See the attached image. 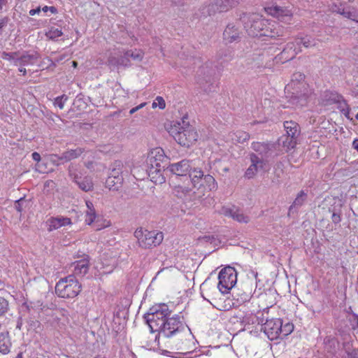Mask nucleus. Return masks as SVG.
I'll use <instances>...</instances> for the list:
<instances>
[{
	"instance_id": "obj_1",
	"label": "nucleus",
	"mask_w": 358,
	"mask_h": 358,
	"mask_svg": "<svg viewBox=\"0 0 358 358\" xmlns=\"http://www.w3.org/2000/svg\"><path fill=\"white\" fill-rule=\"evenodd\" d=\"M191 336L178 315L166 319L161 331L155 336L153 343L150 344L164 354L170 353L171 350H188L187 344Z\"/></svg>"
},
{
	"instance_id": "obj_2",
	"label": "nucleus",
	"mask_w": 358,
	"mask_h": 358,
	"mask_svg": "<svg viewBox=\"0 0 358 358\" xmlns=\"http://www.w3.org/2000/svg\"><path fill=\"white\" fill-rule=\"evenodd\" d=\"M242 20L248 34L250 36L275 38L282 34L275 22H271L259 14L252 13L244 15Z\"/></svg>"
},
{
	"instance_id": "obj_3",
	"label": "nucleus",
	"mask_w": 358,
	"mask_h": 358,
	"mask_svg": "<svg viewBox=\"0 0 358 358\" xmlns=\"http://www.w3.org/2000/svg\"><path fill=\"white\" fill-rule=\"evenodd\" d=\"M285 92L290 101L296 106H304L311 91L305 80V76L301 73L293 75V78L285 87Z\"/></svg>"
},
{
	"instance_id": "obj_4",
	"label": "nucleus",
	"mask_w": 358,
	"mask_h": 358,
	"mask_svg": "<svg viewBox=\"0 0 358 358\" xmlns=\"http://www.w3.org/2000/svg\"><path fill=\"white\" fill-rule=\"evenodd\" d=\"M169 132L178 144L185 147L194 144L199 137L196 130L187 121L185 117L171 125Z\"/></svg>"
},
{
	"instance_id": "obj_5",
	"label": "nucleus",
	"mask_w": 358,
	"mask_h": 358,
	"mask_svg": "<svg viewBox=\"0 0 358 358\" xmlns=\"http://www.w3.org/2000/svg\"><path fill=\"white\" fill-rule=\"evenodd\" d=\"M170 313L168 305L165 303L155 304L150 308L144 317L152 333L161 331Z\"/></svg>"
},
{
	"instance_id": "obj_6",
	"label": "nucleus",
	"mask_w": 358,
	"mask_h": 358,
	"mask_svg": "<svg viewBox=\"0 0 358 358\" xmlns=\"http://www.w3.org/2000/svg\"><path fill=\"white\" fill-rule=\"evenodd\" d=\"M82 291V285L74 275L61 278L55 285V294L62 299L76 298Z\"/></svg>"
},
{
	"instance_id": "obj_7",
	"label": "nucleus",
	"mask_w": 358,
	"mask_h": 358,
	"mask_svg": "<svg viewBox=\"0 0 358 358\" xmlns=\"http://www.w3.org/2000/svg\"><path fill=\"white\" fill-rule=\"evenodd\" d=\"M262 330L269 340L274 341L289 335L294 331V324L290 322L283 324L281 319L271 318L266 320Z\"/></svg>"
},
{
	"instance_id": "obj_8",
	"label": "nucleus",
	"mask_w": 358,
	"mask_h": 358,
	"mask_svg": "<svg viewBox=\"0 0 358 358\" xmlns=\"http://www.w3.org/2000/svg\"><path fill=\"white\" fill-rule=\"evenodd\" d=\"M140 247L145 249L152 248L161 244L164 239L162 232L155 233L142 228L137 229L134 232Z\"/></svg>"
},
{
	"instance_id": "obj_9",
	"label": "nucleus",
	"mask_w": 358,
	"mask_h": 358,
	"mask_svg": "<svg viewBox=\"0 0 358 358\" xmlns=\"http://www.w3.org/2000/svg\"><path fill=\"white\" fill-rule=\"evenodd\" d=\"M217 288L222 294H227L237 282V273L234 268L227 266L222 268L218 275Z\"/></svg>"
},
{
	"instance_id": "obj_10",
	"label": "nucleus",
	"mask_w": 358,
	"mask_h": 358,
	"mask_svg": "<svg viewBox=\"0 0 358 358\" xmlns=\"http://www.w3.org/2000/svg\"><path fill=\"white\" fill-rule=\"evenodd\" d=\"M166 156L164 150L161 148H155L151 150L145 160L146 169H155L162 170V164L166 160Z\"/></svg>"
},
{
	"instance_id": "obj_11",
	"label": "nucleus",
	"mask_w": 358,
	"mask_h": 358,
	"mask_svg": "<svg viewBox=\"0 0 358 358\" xmlns=\"http://www.w3.org/2000/svg\"><path fill=\"white\" fill-rule=\"evenodd\" d=\"M113 166L110 176L106 180V187L109 189L117 190L123 182L121 174L123 164L120 161H116L113 164Z\"/></svg>"
},
{
	"instance_id": "obj_12",
	"label": "nucleus",
	"mask_w": 358,
	"mask_h": 358,
	"mask_svg": "<svg viewBox=\"0 0 358 358\" xmlns=\"http://www.w3.org/2000/svg\"><path fill=\"white\" fill-rule=\"evenodd\" d=\"M265 12L281 21H289L292 19L293 13L287 7L271 6L264 8Z\"/></svg>"
},
{
	"instance_id": "obj_13",
	"label": "nucleus",
	"mask_w": 358,
	"mask_h": 358,
	"mask_svg": "<svg viewBox=\"0 0 358 358\" xmlns=\"http://www.w3.org/2000/svg\"><path fill=\"white\" fill-rule=\"evenodd\" d=\"M238 3L239 0H216L215 3L209 5L206 9L210 15L216 12H226Z\"/></svg>"
},
{
	"instance_id": "obj_14",
	"label": "nucleus",
	"mask_w": 358,
	"mask_h": 358,
	"mask_svg": "<svg viewBox=\"0 0 358 358\" xmlns=\"http://www.w3.org/2000/svg\"><path fill=\"white\" fill-rule=\"evenodd\" d=\"M219 213L225 217H231L233 220L239 222L247 223L249 221V217L245 215L241 210L236 206H222L220 210Z\"/></svg>"
},
{
	"instance_id": "obj_15",
	"label": "nucleus",
	"mask_w": 358,
	"mask_h": 358,
	"mask_svg": "<svg viewBox=\"0 0 358 358\" xmlns=\"http://www.w3.org/2000/svg\"><path fill=\"white\" fill-rule=\"evenodd\" d=\"M71 218L64 216L50 217L46 221L48 231H52L61 227L71 225Z\"/></svg>"
},
{
	"instance_id": "obj_16",
	"label": "nucleus",
	"mask_w": 358,
	"mask_h": 358,
	"mask_svg": "<svg viewBox=\"0 0 358 358\" xmlns=\"http://www.w3.org/2000/svg\"><path fill=\"white\" fill-rule=\"evenodd\" d=\"M90 257L86 255L83 259L76 261L71 264L74 275L84 276L90 269Z\"/></svg>"
},
{
	"instance_id": "obj_17",
	"label": "nucleus",
	"mask_w": 358,
	"mask_h": 358,
	"mask_svg": "<svg viewBox=\"0 0 358 358\" xmlns=\"http://www.w3.org/2000/svg\"><path fill=\"white\" fill-rule=\"evenodd\" d=\"M191 169L190 163L189 160L183 159L179 162L171 164L168 169L169 171L177 176H186L189 172Z\"/></svg>"
},
{
	"instance_id": "obj_18",
	"label": "nucleus",
	"mask_w": 358,
	"mask_h": 358,
	"mask_svg": "<svg viewBox=\"0 0 358 358\" xmlns=\"http://www.w3.org/2000/svg\"><path fill=\"white\" fill-rule=\"evenodd\" d=\"M331 10L334 13H336L343 15L344 17L357 22V14L356 10L354 8H348L347 9H345L341 8V6L333 4L331 6Z\"/></svg>"
},
{
	"instance_id": "obj_19",
	"label": "nucleus",
	"mask_w": 358,
	"mask_h": 358,
	"mask_svg": "<svg viewBox=\"0 0 358 358\" xmlns=\"http://www.w3.org/2000/svg\"><path fill=\"white\" fill-rule=\"evenodd\" d=\"M69 175L83 190L88 192L93 189V182L90 178L86 177L83 180H80L78 176L73 173L71 167L69 168Z\"/></svg>"
},
{
	"instance_id": "obj_20",
	"label": "nucleus",
	"mask_w": 358,
	"mask_h": 358,
	"mask_svg": "<svg viewBox=\"0 0 358 358\" xmlns=\"http://www.w3.org/2000/svg\"><path fill=\"white\" fill-rule=\"evenodd\" d=\"M12 346L9 332L6 331L0 334V353L8 355Z\"/></svg>"
},
{
	"instance_id": "obj_21",
	"label": "nucleus",
	"mask_w": 358,
	"mask_h": 358,
	"mask_svg": "<svg viewBox=\"0 0 358 358\" xmlns=\"http://www.w3.org/2000/svg\"><path fill=\"white\" fill-rule=\"evenodd\" d=\"M129 58L125 55V52L120 51V59L116 60V57L113 55H109L108 58V64L112 66H124L129 64Z\"/></svg>"
},
{
	"instance_id": "obj_22",
	"label": "nucleus",
	"mask_w": 358,
	"mask_h": 358,
	"mask_svg": "<svg viewBox=\"0 0 358 358\" xmlns=\"http://www.w3.org/2000/svg\"><path fill=\"white\" fill-rule=\"evenodd\" d=\"M204 175L203 171L199 168H194L189 173V178L191 182L194 187L200 188L201 185V181H203Z\"/></svg>"
},
{
	"instance_id": "obj_23",
	"label": "nucleus",
	"mask_w": 358,
	"mask_h": 358,
	"mask_svg": "<svg viewBox=\"0 0 358 358\" xmlns=\"http://www.w3.org/2000/svg\"><path fill=\"white\" fill-rule=\"evenodd\" d=\"M252 164L247 169L245 172V176L248 178H252L255 173L257 171L259 167H263L264 162L259 160L258 157L255 155H251Z\"/></svg>"
},
{
	"instance_id": "obj_24",
	"label": "nucleus",
	"mask_w": 358,
	"mask_h": 358,
	"mask_svg": "<svg viewBox=\"0 0 358 358\" xmlns=\"http://www.w3.org/2000/svg\"><path fill=\"white\" fill-rule=\"evenodd\" d=\"M223 36L227 42L232 43L239 37V32L234 25L229 24L225 29Z\"/></svg>"
},
{
	"instance_id": "obj_25",
	"label": "nucleus",
	"mask_w": 358,
	"mask_h": 358,
	"mask_svg": "<svg viewBox=\"0 0 358 358\" xmlns=\"http://www.w3.org/2000/svg\"><path fill=\"white\" fill-rule=\"evenodd\" d=\"M87 210L85 212V222L87 224L91 225L96 220V213L93 203L90 201H86Z\"/></svg>"
},
{
	"instance_id": "obj_26",
	"label": "nucleus",
	"mask_w": 358,
	"mask_h": 358,
	"mask_svg": "<svg viewBox=\"0 0 358 358\" xmlns=\"http://www.w3.org/2000/svg\"><path fill=\"white\" fill-rule=\"evenodd\" d=\"M38 59V55L36 54L34 55H29L26 54L20 57V58H17L15 61V65L20 66H24L28 65H32L34 64L36 60Z\"/></svg>"
},
{
	"instance_id": "obj_27",
	"label": "nucleus",
	"mask_w": 358,
	"mask_h": 358,
	"mask_svg": "<svg viewBox=\"0 0 358 358\" xmlns=\"http://www.w3.org/2000/svg\"><path fill=\"white\" fill-rule=\"evenodd\" d=\"M284 127L286 130L287 136L291 137L297 138L299 134V126L294 121H285L284 122Z\"/></svg>"
},
{
	"instance_id": "obj_28",
	"label": "nucleus",
	"mask_w": 358,
	"mask_h": 358,
	"mask_svg": "<svg viewBox=\"0 0 358 358\" xmlns=\"http://www.w3.org/2000/svg\"><path fill=\"white\" fill-rule=\"evenodd\" d=\"M150 180L155 184H162L165 182V178L162 173V170L155 169H146Z\"/></svg>"
},
{
	"instance_id": "obj_29",
	"label": "nucleus",
	"mask_w": 358,
	"mask_h": 358,
	"mask_svg": "<svg viewBox=\"0 0 358 358\" xmlns=\"http://www.w3.org/2000/svg\"><path fill=\"white\" fill-rule=\"evenodd\" d=\"M83 152V150L80 148H78L75 150H69L62 153V159L64 162H67L78 158Z\"/></svg>"
},
{
	"instance_id": "obj_30",
	"label": "nucleus",
	"mask_w": 358,
	"mask_h": 358,
	"mask_svg": "<svg viewBox=\"0 0 358 358\" xmlns=\"http://www.w3.org/2000/svg\"><path fill=\"white\" fill-rule=\"evenodd\" d=\"M203 183H201L205 189L208 191L215 190L217 188V184L215 181V179L210 175L207 174L204 176L203 180Z\"/></svg>"
},
{
	"instance_id": "obj_31",
	"label": "nucleus",
	"mask_w": 358,
	"mask_h": 358,
	"mask_svg": "<svg viewBox=\"0 0 358 358\" xmlns=\"http://www.w3.org/2000/svg\"><path fill=\"white\" fill-rule=\"evenodd\" d=\"M250 138L249 133L243 131V130H237L233 133V137L231 139L238 143H243L246 142Z\"/></svg>"
},
{
	"instance_id": "obj_32",
	"label": "nucleus",
	"mask_w": 358,
	"mask_h": 358,
	"mask_svg": "<svg viewBox=\"0 0 358 358\" xmlns=\"http://www.w3.org/2000/svg\"><path fill=\"white\" fill-rule=\"evenodd\" d=\"M125 55L129 59L132 58L134 60L141 61L144 57V52L141 49L130 50L125 51Z\"/></svg>"
},
{
	"instance_id": "obj_33",
	"label": "nucleus",
	"mask_w": 358,
	"mask_h": 358,
	"mask_svg": "<svg viewBox=\"0 0 358 358\" xmlns=\"http://www.w3.org/2000/svg\"><path fill=\"white\" fill-rule=\"evenodd\" d=\"M296 145V138L291 137L287 136L285 139L282 141V147L285 148L286 152L291 150L294 148Z\"/></svg>"
},
{
	"instance_id": "obj_34",
	"label": "nucleus",
	"mask_w": 358,
	"mask_h": 358,
	"mask_svg": "<svg viewBox=\"0 0 358 358\" xmlns=\"http://www.w3.org/2000/svg\"><path fill=\"white\" fill-rule=\"evenodd\" d=\"M63 32L62 29L52 27L48 31L45 32V36L50 40H55V38L62 36Z\"/></svg>"
},
{
	"instance_id": "obj_35",
	"label": "nucleus",
	"mask_w": 358,
	"mask_h": 358,
	"mask_svg": "<svg viewBox=\"0 0 358 358\" xmlns=\"http://www.w3.org/2000/svg\"><path fill=\"white\" fill-rule=\"evenodd\" d=\"M306 196L307 194L303 190L300 191L294 199L292 205L290 206L289 209L291 210L294 206H302L306 199Z\"/></svg>"
},
{
	"instance_id": "obj_36",
	"label": "nucleus",
	"mask_w": 358,
	"mask_h": 358,
	"mask_svg": "<svg viewBox=\"0 0 358 358\" xmlns=\"http://www.w3.org/2000/svg\"><path fill=\"white\" fill-rule=\"evenodd\" d=\"M296 43L297 45H300L302 44L305 48H310L315 46L316 45V42L314 39H312L309 37H303L296 39Z\"/></svg>"
},
{
	"instance_id": "obj_37",
	"label": "nucleus",
	"mask_w": 358,
	"mask_h": 358,
	"mask_svg": "<svg viewBox=\"0 0 358 358\" xmlns=\"http://www.w3.org/2000/svg\"><path fill=\"white\" fill-rule=\"evenodd\" d=\"M110 225V221L103 218H97V220L94 222V227L97 231L109 227Z\"/></svg>"
},
{
	"instance_id": "obj_38",
	"label": "nucleus",
	"mask_w": 358,
	"mask_h": 358,
	"mask_svg": "<svg viewBox=\"0 0 358 358\" xmlns=\"http://www.w3.org/2000/svg\"><path fill=\"white\" fill-rule=\"evenodd\" d=\"M9 309L8 301L0 296V317L4 315Z\"/></svg>"
},
{
	"instance_id": "obj_39",
	"label": "nucleus",
	"mask_w": 358,
	"mask_h": 358,
	"mask_svg": "<svg viewBox=\"0 0 358 358\" xmlns=\"http://www.w3.org/2000/svg\"><path fill=\"white\" fill-rule=\"evenodd\" d=\"M47 159L48 162L56 166H59V164L64 163V161L62 159V155L59 156L57 155L52 154L48 156Z\"/></svg>"
},
{
	"instance_id": "obj_40",
	"label": "nucleus",
	"mask_w": 358,
	"mask_h": 358,
	"mask_svg": "<svg viewBox=\"0 0 358 358\" xmlns=\"http://www.w3.org/2000/svg\"><path fill=\"white\" fill-rule=\"evenodd\" d=\"M159 107L160 109H164L166 107V103L163 97L162 96H157L155 100L153 101L152 104V107L153 108H155L157 107Z\"/></svg>"
},
{
	"instance_id": "obj_41",
	"label": "nucleus",
	"mask_w": 358,
	"mask_h": 358,
	"mask_svg": "<svg viewBox=\"0 0 358 358\" xmlns=\"http://www.w3.org/2000/svg\"><path fill=\"white\" fill-rule=\"evenodd\" d=\"M18 55V53L15 52H3L2 54V57L3 59H7V60H16L17 58Z\"/></svg>"
},
{
	"instance_id": "obj_42",
	"label": "nucleus",
	"mask_w": 358,
	"mask_h": 358,
	"mask_svg": "<svg viewBox=\"0 0 358 358\" xmlns=\"http://www.w3.org/2000/svg\"><path fill=\"white\" fill-rule=\"evenodd\" d=\"M64 95L57 97L54 101L55 106L59 107L60 109H63L64 107Z\"/></svg>"
},
{
	"instance_id": "obj_43",
	"label": "nucleus",
	"mask_w": 358,
	"mask_h": 358,
	"mask_svg": "<svg viewBox=\"0 0 358 358\" xmlns=\"http://www.w3.org/2000/svg\"><path fill=\"white\" fill-rule=\"evenodd\" d=\"M252 148L255 151H261L262 148H264V145L259 142H254L252 143Z\"/></svg>"
},
{
	"instance_id": "obj_44",
	"label": "nucleus",
	"mask_w": 358,
	"mask_h": 358,
	"mask_svg": "<svg viewBox=\"0 0 358 358\" xmlns=\"http://www.w3.org/2000/svg\"><path fill=\"white\" fill-rule=\"evenodd\" d=\"M331 220L335 224L339 223L341 221V215L336 213H334L331 215Z\"/></svg>"
},
{
	"instance_id": "obj_45",
	"label": "nucleus",
	"mask_w": 358,
	"mask_h": 358,
	"mask_svg": "<svg viewBox=\"0 0 358 358\" xmlns=\"http://www.w3.org/2000/svg\"><path fill=\"white\" fill-rule=\"evenodd\" d=\"M146 103H142L141 104H139L138 106L131 108L129 111V113L131 115V114H134V113H136V111H138V110H140L141 108H143L145 106Z\"/></svg>"
},
{
	"instance_id": "obj_46",
	"label": "nucleus",
	"mask_w": 358,
	"mask_h": 358,
	"mask_svg": "<svg viewBox=\"0 0 358 358\" xmlns=\"http://www.w3.org/2000/svg\"><path fill=\"white\" fill-rule=\"evenodd\" d=\"M41 12V8L40 7H38L35 9H31L29 10V13L31 16H34L36 14H39Z\"/></svg>"
},
{
	"instance_id": "obj_47",
	"label": "nucleus",
	"mask_w": 358,
	"mask_h": 358,
	"mask_svg": "<svg viewBox=\"0 0 358 358\" xmlns=\"http://www.w3.org/2000/svg\"><path fill=\"white\" fill-rule=\"evenodd\" d=\"M31 157L33 160H34L35 162H38L41 160V155L39 153L36 152H33Z\"/></svg>"
},
{
	"instance_id": "obj_48",
	"label": "nucleus",
	"mask_w": 358,
	"mask_h": 358,
	"mask_svg": "<svg viewBox=\"0 0 358 358\" xmlns=\"http://www.w3.org/2000/svg\"><path fill=\"white\" fill-rule=\"evenodd\" d=\"M120 50H114L113 52L110 53L109 55H113L116 57V60L120 59Z\"/></svg>"
},
{
	"instance_id": "obj_49",
	"label": "nucleus",
	"mask_w": 358,
	"mask_h": 358,
	"mask_svg": "<svg viewBox=\"0 0 358 358\" xmlns=\"http://www.w3.org/2000/svg\"><path fill=\"white\" fill-rule=\"evenodd\" d=\"M8 19L7 17H3L0 20V29L3 27L8 22Z\"/></svg>"
},
{
	"instance_id": "obj_50",
	"label": "nucleus",
	"mask_w": 358,
	"mask_h": 358,
	"mask_svg": "<svg viewBox=\"0 0 358 358\" xmlns=\"http://www.w3.org/2000/svg\"><path fill=\"white\" fill-rule=\"evenodd\" d=\"M294 46V43H288L287 48L282 50L281 55H283L286 53L287 49H292Z\"/></svg>"
},
{
	"instance_id": "obj_51",
	"label": "nucleus",
	"mask_w": 358,
	"mask_h": 358,
	"mask_svg": "<svg viewBox=\"0 0 358 358\" xmlns=\"http://www.w3.org/2000/svg\"><path fill=\"white\" fill-rule=\"evenodd\" d=\"M352 147L358 151V138H356L352 142Z\"/></svg>"
},
{
	"instance_id": "obj_52",
	"label": "nucleus",
	"mask_w": 358,
	"mask_h": 358,
	"mask_svg": "<svg viewBox=\"0 0 358 358\" xmlns=\"http://www.w3.org/2000/svg\"><path fill=\"white\" fill-rule=\"evenodd\" d=\"M19 71L21 72L24 76L27 74V70L23 66H20L19 68Z\"/></svg>"
},
{
	"instance_id": "obj_53",
	"label": "nucleus",
	"mask_w": 358,
	"mask_h": 358,
	"mask_svg": "<svg viewBox=\"0 0 358 358\" xmlns=\"http://www.w3.org/2000/svg\"><path fill=\"white\" fill-rule=\"evenodd\" d=\"M49 10L52 13H56L57 12V8L55 7V6H50V9Z\"/></svg>"
},
{
	"instance_id": "obj_54",
	"label": "nucleus",
	"mask_w": 358,
	"mask_h": 358,
	"mask_svg": "<svg viewBox=\"0 0 358 358\" xmlns=\"http://www.w3.org/2000/svg\"><path fill=\"white\" fill-rule=\"evenodd\" d=\"M50 9V6H45L42 8V10L45 13L48 12Z\"/></svg>"
},
{
	"instance_id": "obj_55",
	"label": "nucleus",
	"mask_w": 358,
	"mask_h": 358,
	"mask_svg": "<svg viewBox=\"0 0 358 358\" xmlns=\"http://www.w3.org/2000/svg\"><path fill=\"white\" fill-rule=\"evenodd\" d=\"M15 358H23L22 352L18 353L17 355L15 357Z\"/></svg>"
},
{
	"instance_id": "obj_56",
	"label": "nucleus",
	"mask_w": 358,
	"mask_h": 358,
	"mask_svg": "<svg viewBox=\"0 0 358 358\" xmlns=\"http://www.w3.org/2000/svg\"><path fill=\"white\" fill-rule=\"evenodd\" d=\"M72 66H73V67L76 68L77 66H78V62H76V61H73L72 62Z\"/></svg>"
},
{
	"instance_id": "obj_57",
	"label": "nucleus",
	"mask_w": 358,
	"mask_h": 358,
	"mask_svg": "<svg viewBox=\"0 0 358 358\" xmlns=\"http://www.w3.org/2000/svg\"><path fill=\"white\" fill-rule=\"evenodd\" d=\"M296 54H297V52L295 50H294V52H292V55L290 56V59L294 58L296 56Z\"/></svg>"
},
{
	"instance_id": "obj_58",
	"label": "nucleus",
	"mask_w": 358,
	"mask_h": 358,
	"mask_svg": "<svg viewBox=\"0 0 358 358\" xmlns=\"http://www.w3.org/2000/svg\"><path fill=\"white\" fill-rule=\"evenodd\" d=\"M6 2V0H0V5H5Z\"/></svg>"
},
{
	"instance_id": "obj_59",
	"label": "nucleus",
	"mask_w": 358,
	"mask_h": 358,
	"mask_svg": "<svg viewBox=\"0 0 358 358\" xmlns=\"http://www.w3.org/2000/svg\"><path fill=\"white\" fill-rule=\"evenodd\" d=\"M355 118H356V120L358 121V113L356 114V115H355Z\"/></svg>"
},
{
	"instance_id": "obj_60",
	"label": "nucleus",
	"mask_w": 358,
	"mask_h": 358,
	"mask_svg": "<svg viewBox=\"0 0 358 358\" xmlns=\"http://www.w3.org/2000/svg\"><path fill=\"white\" fill-rule=\"evenodd\" d=\"M80 101V99H78L76 101V102L74 103V104H76L78 102H79Z\"/></svg>"
},
{
	"instance_id": "obj_61",
	"label": "nucleus",
	"mask_w": 358,
	"mask_h": 358,
	"mask_svg": "<svg viewBox=\"0 0 358 358\" xmlns=\"http://www.w3.org/2000/svg\"><path fill=\"white\" fill-rule=\"evenodd\" d=\"M357 358H358V357H357Z\"/></svg>"
}]
</instances>
